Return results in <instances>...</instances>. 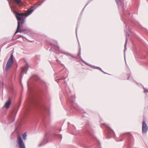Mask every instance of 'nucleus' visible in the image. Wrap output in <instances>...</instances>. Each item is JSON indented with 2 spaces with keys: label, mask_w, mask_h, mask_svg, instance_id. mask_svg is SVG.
<instances>
[{
  "label": "nucleus",
  "mask_w": 148,
  "mask_h": 148,
  "mask_svg": "<svg viewBox=\"0 0 148 148\" xmlns=\"http://www.w3.org/2000/svg\"><path fill=\"white\" fill-rule=\"evenodd\" d=\"M104 125L105 126H106V124H104Z\"/></svg>",
  "instance_id": "11"
},
{
  "label": "nucleus",
  "mask_w": 148,
  "mask_h": 148,
  "mask_svg": "<svg viewBox=\"0 0 148 148\" xmlns=\"http://www.w3.org/2000/svg\"><path fill=\"white\" fill-rule=\"evenodd\" d=\"M17 28L16 29V30L15 32V34H16L18 32H22L23 31L21 30V29L20 28V25H19V23L18 22L17 23Z\"/></svg>",
  "instance_id": "6"
},
{
  "label": "nucleus",
  "mask_w": 148,
  "mask_h": 148,
  "mask_svg": "<svg viewBox=\"0 0 148 148\" xmlns=\"http://www.w3.org/2000/svg\"><path fill=\"white\" fill-rule=\"evenodd\" d=\"M33 12V10H30L27 11L26 13H23L25 15V16H27L29 14H30L32 12Z\"/></svg>",
  "instance_id": "7"
},
{
  "label": "nucleus",
  "mask_w": 148,
  "mask_h": 148,
  "mask_svg": "<svg viewBox=\"0 0 148 148\" xmlns=\"http://www.w3.org/2000/svg\"><path fill=\"white\" fill-rule=\"evenodd\" d=\"M26 67H25L23 68L21 70V73H23L26 70Z\"/></svg>",
  "instance_id": "10"
},
{
  "label": "nucleus",
  "mask_w": 148,
  "mask_h": 148,
  "mask_svg": "<svg viewBox=\"0 0 148 148\" xmlns=\"http://www.w3.org/2000/svg\"><path fill=\"white\" fill-rule=\"evenodd\" d=\"M27 136V133H25L23 135V137L24 139L25 140L26 139V137Z\"/></svg>",
  "instance_id": "9"
},
{
  "label": "nucleus",
  "mask_w": 148,
  "mask_h": 148,
  "mask_svg": "<svg viewBox=\"0 0 148 148\" xmlns=\"http://www.w3.org/2000/svg\"><path fill=\"white\" fill-rule=\"evenodd\" d=\"M16 17L18 21V22L19 23V25L20 24H22L25 22V18H23V16L25 15L23 13H19L15 12V13Z\"/></svg>",
  "instance_id": "1"
},
{
  "label": "nucleus",
  "mask_w": 148,
  "mask_h": 148,
  "mask_svg": "<svg viewBox=\"0 0 148 148\" xmlns=\"http://www.w3.org/2000/svg\"><path fill=\"white\" fill-rule=\"evenodd\" d=\"M13 1L16 4L21 3H22L21 0H13Z\"/></svg>",
  "instance_id": "8"
},
{
  "label": "nucleus",
  "mask_w": 148,
  "mask_h": 148,
  "mask_svg": "<svg viewBox=\"0 0 148 148\" xmlns=\"http://www.w3.org/2000/svg\"><path fill=\"white\" fill-rule=\"evenodd\" d=\"M148 127L144 121H143L142 132L143 133H146Z\"/></svg>",
  "instance_id": "4"
},
{
  "label": "nucleus",
  "mask_w": 148,
  "mask_h": 148,
  "mask_svg": "<svg viewBox=\"0 0 148 148\" xmlns=\"http://www.w3.org/2000/svg\"><path fill=\"white\" fill-rule=\"evenodd\" d=\"M13 54L12 53L10 58L8 60L6 65L5 70L6 72H8L9 70L13 63Z\"/></svg>",
  "instance_id": "2"
},
{
  "label": "nucleus",
  "mask_w": 148,
  "mask_h": 148,
  "mask_svg": "<svg viewBox=\"0 0 148 148\" xmlns=\"http://www.w3.org/2000/svg\"><path fill=\"white\" fill-rule=\"evenodd\" d=\"M17 140L19 148H25L24 144L21 137L19 136H18Z\"/></svg>",
  "instance_id": "3"
},
{
  "label": "nucleus",
  "mask_w": 148,
  "mask_h": 148,
  "mask_svg": "<svg viewBox=\"0 0 148 148\" xmlns=\"http://www.w3.org/2000/svg\"><path fill=\"white\" fill-rule=\"evenodd\" d=\"M11 103V101L10 99V98L5 103V107L7 108H8L10 105Z\"/></svg>",
  "instance_id": "5"
}]
</instances>
